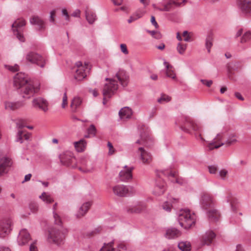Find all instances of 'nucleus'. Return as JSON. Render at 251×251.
Returning <instances> with one entry per match:
<instances>
[{
    "label": "nucleus",
    "instance_id": "1",
    "mask_svg": "<svg viewBox=\"0 0 251 251\" xmlns=\"http://www.w3.org/2000/svg\"><path fill=\"white\" fill-rule=\"evenodd\" d=\"M150 138L146 133L141 135L140 139L137 140L136 144L140 146L138 147L137 154L141 163L145 165H150L152 161L153 157L151 154L145 149L144 147L149 146Z\"/></svg>",
    "mask_w": 251,
    "mask_h": 251
},
{
    "label": "nucleus",
    "instance_id": "2",
    "mask_svg": "<svg viewBox=\"0 0 251 251\" xmlns=\"http://www.w3.org/2000/svg\"><path fill=\"white\" fill-rule=\"evenodd\" d=\"M201 204L202 208L208 210V216L211 221L216 222L219 220L220 215L218 211L214 208V200L210 194L203 192L201 194Z\"/></svg>",
    "mask_w": 251,
    "mask_h": 251
},
{
    "label": "nucleus",
    "instance_id": "3",
    "mask_svg": "<svg viewBox=\"0 0 251 251\" xmlns=\"http://www.w3.org/2000/svg\"><path fill=\"white\" fill-rule=\"evenodd\" d=\"M178 221L182 227L188 229L195 226L196 222V215L189 209H181L178 213Z\"/></svg>",
    "mask_w": 251,
    "mask_h": 251
},
{
    "label": "nucleus",
    "instance_id": "4",
    "mask_svg": "<svg viewBox=\"0 0 251 251\" xmlns=\"http://www.w3.org/2000/svg\"><path fill=\"white\" fill-rule=\"evenodd\" d=\"M75 71V78L77 81L83 80L87 76V72L91 69V65L88 62L77 61L74 67Z\"/></svg>",
    "mask_w": 251,
    "mask_h": 251
},
{
    "label": "nucleus",
    "instance_id": "5",
    "mask_svg": "<svg viewBox=\"0 0 251 251\" xmlns=\"http://www.w3.org/2000/svg\"><path fill=\"white\" fill-rule=\"evenodd\" d=\"M180 127L186 132H193L196 135L199 136L201 140H204L202 137V127L190 118H186L184 123L180 125Z\"/></svg>",
    "mask_w": 251,
    "mask_h": 251
},
{
    "label": "nucleus",
    "instance_id": "6",
    "mask_svg": "<svg viewBox=\"0 0 251 251\" xmlns=\"http://www.w3.org/2000/svg\"><path fill=\"white\" fill-rule=\"evenodd\" d=\"M40 90V84L37 81L29 80L25 85L21 89V92L23 97L29 99Z\"/></svg>",
    "mask_w": 251,
    "mask_h": 251
},
{
    "label": "nucleus",
    "instance_id": "7",
    "mask_svg": "<svg viewBox=\"0 0 251 251\" xmlns=\"http://www.w3.org/2000/svg\"><path fill=\"white\" fill-rule=\"evenodd\" d=\"M112 191L115 195L121 197L131 196L136 194V190L133 186L122 184L113 186Z\"/></svg>",
    "mask_w": 251,
    "mask_h": 251
},
{
    "label": "nucleus",
    "instance_id": "8",
    "mask_svg": "<svg viewBox=\"0 0 251 251\" xmlns=\"http://www.w3.org/2000/svg\"><path fill=\"white\" fill-rule=\"evenodd\" d=\"M227 132L226 131L221 132L218 133L213 141L208 143L207 147L209 151L217 149L225 146L226 147V140Z\"/></svg>",
    "mask_w": 251,
    "mask_h": 251
},
{
    "label": "nucleus",
    "instance_id": "9",
    "mask_svg": "<svg viewBox=\"0 0 251 251\" xmlns=\"http://www.w3.org/2000/svg\"><path fill=\"white\" fill-rule=\"evenodd\" d=\"M106 80L108 82L105 84L103 88V95L104 98L103 103L104 104L106 103V99L109 98L118 89L117 82L114 79L106 78Z\"/></svg>",
    "mask_w": 251,
    "mask_h": 251
},
{
    "label": "nucleus",
    "instance_id": "10",
    "mask_svg": "<svg viewBox=\"0 0 251 251\" xmlns=\"http://www.w3.org/2000/svg\"><path fill=\"white\" fill-rule=\"evenodd\" d=\"M13 220L10 218H5L0 220V237L7 236L12 230Z\"/></svg>",
    "mask_w": 251,
    "mask_h": 251
},
{
    "label": "nucleus",
    "instance_id": "11",
    "mask_svg": "<svg viewBox=\"0 0 251 251\" xmlns=\"http://www.w3.org/2000/svg\"><path fill=\"white\" fill-rule=\"evenodd\" d=\"M26 60L33 64H35L41 68H44L47 60L39 54L34 52H30L26 56Z\"/></svg>",
    "mask_w": 251,
    "mask_h": 251
},
{
    "label": "nucleus",
    "instance_id": "12",
    "mask_svg": "<svg viewBox=\"0 0 251 251\" xmlns=\"http://www.w3.org/2000/svg\"><path fill=\"white\" fill-rule=\"evenodd\" d=\"M59 158L61 163L64 165L73 168L77 166L76 159L71 151L63 152L60 155Z\"/></svg>",
    "mask_w": 251,
    "mask_h": 251
},
{
    "label": "nucleus",
    "instance_id": "13",
    "mask_svg": "<svg viewBox=\"0 0 251 251\" xmlns=\"http://www.w3.org/2000/svg\"><path fill=\"white\" fill-rule=\"evenodd\" d=\"M26 24L25 21L23 18L17 19L12 24V28L14 35L21 42L25 41V37L21 32L20 29Z\"/></svg>",
    "mask_w": 251,
    "mask_h": 251
},
{
    "label": "nucleus",
    "instance_id": "14",
    "mask_svg": "<svg viewBox=\"0 0 251 251\" xmlns=\"http://www.w3.org/2000/svg\"><path fill=\"white\" fill-rule=\"evenodd\" d=\"M64 233L58 229L52 228L49 232L48 240L56 244H59L64 238Z\"/></svg>",
    "mask_w": 251,
    "mask_h": 251
},
{
    "label": "nucleus",
    "instance_id": "15",
    "mask_svg": "<svg viewBox=\"0 0 251 251\" xmlns=\"http://www.w3.org/2000/svg\"><path fill=\"white\" fill-rule=\"evenodd\" d=\"M32 105L33 107L38 108L44 112H47L49 110V102L42 97L34 98L32 100Z\"/></svg>",
    "mask_w": 251,
    "mask_h": 251
},
{
    "label": "nucleus",
    "instance_id": "16",
    "mask_svg": "<svg viewBox=\"0 0 251 251\" xmlns=\"http://www.w3.org/2000/svg\"><path fill=\"white\" fill-rule=\"evenodd\" d=\"M29 80L25 74L18 73L14 77V85L17 89H21Z\"/></svg>",
    "mask_w": 251,
    "mask_h": 251
},
{
    "label": "nucleus",
    "instance_id": "17",
    "mask_svg": "<svg viewBox=\"0 0 251 251\" xmlns=\"http://www.w3.org/2000/svg\"><path fill=\"white\" fill-rule=\"evenodd\" d=\"M133 168L125 167L119 173L120 179L125 182L130 181L132 178Z\"/></svg>",
    "mask_w": 251,
    "mask_h": 251
},
{
    "label": "nucleus",
    "instance_id": "18",
    "mask_svg": "<svg viewBox=\"0 0 251 251\" xmlns=\"http://www.w3.org/2000/svg\"><path fill=\"white\" fill-rule=\"evenodd\" d=\"M30 236L27 230L23 229L21 230L19 234L17 242L20 246L26 245L30 240Z\"/></svg>",
    "mask_w": 251,
    "mask_h": 251
},
{
    "label": "nucleus",
    "instance_id": "19",
    "mask_svg": "<svg viewBox=\"0 0 251 251\" xmlns=\"http://www.w3.org/2000/svg\"><path fill=\"white\" fill-rule=\"evenodd\" d=\"M116 76L123 86L125 87L127 85L129 76L125 71L120 70L116 74Z\"/></svg>",
    "mask_w": 251,
    "mask_h": 251
},
{
    "label": "nucleus",
    "instance_id": "20",
    "mask_svg": "<svg viewBox=\"0 0 251 251\" xmlns=\"http://www.w3.org/2000/svg\"><path fill=\"white\" fill-rule=\"evenodd\" d=\"M165 191V182L158 179L156 180L155 187L153 190V194L157 196H159L163 194Z\"/></svg>",
    "mask_w": 251,
    "mask_h": 251
},
{
    "label": "nucleus",
    "instance_id": "21",
    "mask_svg": "<svg viewBox=\"0 0 251 251\" xmlns=\"http://www.w3.org/2000/svg\"><path fill=\"white\" fill-rule=\"evenodd\" d=\"M146 208L145 203L139 202L135 205H131L127 207V211L128 213H140L144 211Z\"/></svg>",
    "mask_w": 251,
    "mask_h": 251
},
{
    "label": "nucleus",
    "instance_id": "22",
    "mask_svg": "<svg viewBox=\"0 0 251 251\" xmlns=\"http://www.w3.org/2000/svg\"><path fill=\"white\" fill-rule=\"evenodd\" d=\"M76 167H78L79 170L84 173H90L94 170L92 165L85 159L81 160L78 165L77 164Z\"/></svg>",
    "mask_w": 251,
    "mask_h": 251
},
{
    "label": "nucleus",
    "instance_id": "23",
    "mask_svg": "<svg viewBox=\"0 0 251 251\" xmlns=\"http://www.w3.org/2000/svg\"><path fill=\"white\" fill-rule=\"evenodd\" d=\"M4 108L7 110H16L22 107L24 103L21 101L12 102L6 101L4 103Z\"/></svg>",
    "mask_w": 251,
    "mask_h": 251
},
{
    "label": "nucleus",
    "instance_id": "24",
    "mask_svg": "<svg viewBox=\"0 0 251 251\" xmlns=\"http://www.w3.org/2000/svg\"><path fill=\"white\" fill-rule=\"evenodd\" d=\"M12 162L9 158H4L0 160V176L7 173L6 168L10 167Z\"/></svg>",
    "mask_w": 251,
    "mask_h": 251
},
{
    "label": "nucleus",
    "instance_id": "25",
    "mask_svg": "<svg viewBox=\"0 0 251 251\" xmlns=\"http://www.w3.org/2000/svg\"><path fill=\"white\" fill-rule=\"evenodd\" d=\"M181 234V232L176 228H169L166 229L165 236L166 238L171 239L179 237Z\"/></svg>",
    "mask_w": 251,
    "mask_h": 251
},
{
    "label": "nucleus",
    "instance_id": "26",
    "mask_svg": "<svg viewBox=\"0 0 251 251\" xmlns=\"http://www.w3.org/2000/svg\"><path fill=\"white\" fill-rule=\"evenodd\" d=\"M216 234L212 231H208L201 237V242L203 244L209 245L211 244L215 238Z\"/></svg>",
    "mask_w": 251,
    "mask_h": 251
},
{
    "label": "nucleus",
    "instance_id": "27",
    "mask_svg": "<svg viewBox=\"0 0 251 251\" xmlns=\"http://www.w3.org/2000/svg\"><path fill=\"white\" fill-rule=\"evenodd\" d=\"M164 175L167 176L173 182L179 183L177 172L174 168H169L164 172Z\"/></svg>",
    "mask_w": 251,
    "mask_h": 251
},
{
    "label": "nucleus",
    "instance_id": "28",
    "mask_svg": "<svg viewBox=\"0 0 251 251\" xmlns=\"http://www.w3.org/2000/svg\"><path fill=\"white\" fill-rule=\"evenodd\" d=\"M238 136L236 132L227 133L226 140V147H229L238 142Z\"/></svg>",
    "mask_w": 251,
    "mask_h": 251
},
{
    "label": "nucleus",
    "instance_id": "29",
    "mask_svg": "<svg viewBox=\"0 0 251 251\" xmlns=\"http://www.w3.org/2000/svg\"><path fill=\"white\" fill-rule=\"evenodd\" d=\"M238 3L243 11L251 14V0H238Z\"/></svg>",
    "mask_w": 251,
    "mask_h": 251
},
{
    "label": "nucleus",
    "instance_id": "30",
    "mask_svg": "<svg viewBox=\"0 0 251 251\" xmlns=\"http://www.w3.org/2000/svg\"><path fill=\"white\" fill-rule=\"evenodd\" d=\"M91 205L92 202L91 201H87L84 203L80 207L78 211V213L76 215L77 217L80 218L84 216L90 209Z\"/></svg>",
    "mask_w": 251,
    "mask_h": 251
},
{
    "label": "nucleus",
    "instance_id": "31",
    "mask_svg": "<svg viewBox=\"0 0 251 251\" xmlns=\"http://www.w3.org/2000/svg\"><path fill=\"white\" fill-rule=\"evenodd\" d=\"M119 114L121 119L125 121L131 117L132 111L128 107H124L120 110Z\"/></svg>",
    "mask_w": 251,
    "mask_h": 251
},
{
    "label": "nucleus",
    "instance_id": "32",
    "mask_svg": "<svg viewBox=\"0 0 251 251\" xmlns=\"http://www.w3.org/2000/svg\"><path fill=\"white\" fill-rule=\"evenodd\" d=\"M30 23L38 26L40 30H44L45 28V25L44 21L38 16H33L30 19Z\"/></svg>",
    "mask_w": 251,
    "mask_h": 251
},
{
    "label": "nucleus",
    "instance_id": "33",
    "mask_svg": "<svg viewBox=\"0 0 251 251\" xmlns=\"http://www.w3.org/2000/svg\"><path fill=\"white\" fill-rule=\"evenodd\" d=\"M164 64L166 67V74L167 76L173 79H175L176 76L173 67L167 62H164Z\"/></svg>",
    "mask_w": 251,
    "mask_h": 251
},
{
    "label": "nucleus",
    "instance_id": "34",
    "mask_svg": "<svg viewBox=\"0 0 251 251\" xmlns=\"http://www.w3.org/2000/svg\"><path fill=\"white\" fill-rule=\"evenodd\" d=\"M179 200L176 198H172L170 199L169 201L165 202L162 205V208L164 210H166L167 212L171 211L172 208L173 207L172 204H175L178 202Z\"/></svg>",
    "mask_w": 251,
    "mask_h": 251
},
{
    "label": "nucleus",
    "instance_id": "35",
    "mask_svg": "<svg viewBox=\"0 0 251 251\" xmlns=\"http://www.w3.org/2000/svg\"><path fill=\"white\" fill-rule=\"evenodd\" d=\"M173 4H174L173 2L170 0L167 3L163 4L162 7L157 6L155 4H153L152 6L154 9L161 11H169L171 9Z\"/></svg>",
    "mask_w": 251,
    "mask_h": 251
},
{
    "label": "nucleus",
    "instance_id": "36",
    "mask_svg": "<svg viewBox=\"0 0 251 251\" xmlns=\"http://www.w3.org/2000/svg\"><path fill=\"white\" fill-rule=\"evenodd\" d=\"M176 38L179 41L183 40L186 42H190L191 41V33H189L187 31H184L181 34L180 32H177Z\"/></svg>",
    "mask_w": 251,
    "mask_h": 251
},
{
    "label": "nucleus",
    "instance_id": "37",
    "mask_svg": "<svg viewBox=\"0 0 251 251\" xmlns=\"http://www.w3.org/2000/svg\"><path fill=\"white\" fill-rule=\"evenodd\" d=\"M177 247L181 251H190L191 250V244L187 241H182L178 243Z\"/></svg>",
    "mask_w": 251,
    "mask_h": 251
},
{
    "label": "nucleus",
    "instance_id": "38",
    "mask_svg": "<svg viewBox=\"0 0 251 251\" xmlns=\"http://www.w3.org/2000/svg\"><path fill=\"white\" fill-rule=\"evenodd\" d=\"M85 17L87 21L90 24H93L97 19L96 14L90 10L85 11Z\"/></svg>",
    "mask_w": 251,
    "mask_h": 251
},
{
    "label": "nucleus",
    "instance_id": "39",
    "mask_svg": "<svg viewBox=\"0 0 251 251\" xmlns=\"http://www.w3.org/2000/svg\"><path fill=\"white\" fill-rule=\"evenodd\" d=\"M74 144L77 151L82 152L84 151L85 149L86 142L84 140L82 139L79 141L74 142Z\"/></svg>",
    "mask_w": 251,
    "mask_h": 251
},
{
    "label": "nucleus",
    "instance_id": "40",
    "mask_svg": "<svg viewBox=\"0 0 251 251\" xmlns=\"http://www.w3.org/2000/svg\"><path fill=\"white\" fill-rule=\"evenodd\" d=\"M39 198L47 204H50L54 202L53 198L46 192H43L39 196Z\"/></svg>",
    "mask_w": 251,
    "mask_h": 251
},
{
    "label": "nucleus",
    "instance_id": "41",
    "mask_svg": "<svg viewBox=\"0 0 251 251\" xmlns=\"http://www.w3.org/2000/svg\"><path fill=\"white\" fill-rule=\"evenodd\" d=\"M82 103V100L79 97H75L72 100L71 107L74 111H75Z\"/></svg>",
    "mask_w": 251,
    "mask_h": 251
},
{
    "label": "nucleus",
    "instance_id": "42",
    "mask_svg": "<svg viewBox=\"0 0 251 251\" xmlns=\"http://www.w3.org/2000/svg\"><path fill=\"white\" fill-rule=\"evenodd\" d=\"M30 134L24 131H19L18 136V140L22 143L24 140H27L29 139Z\"/></svg>",
    "mask_w": 251,
    "mask_h": 251
},
{
    "label": "nucleus",
    "instance_id": "43",
    "mask_svg": "<svg viewBox=\"0 0 251 251\" xmlns=\"http://www.w3.org/2000/svg\"><path fill=\"white\" fill-rule=\"evenodd\" d=\"M187 47V44H184L183 43L179 42L176 46V50L179 54L183 55L185 52Z\"/></svg>",
    "mask_w": 251,
    "mask_h": 251
},
{
    "label": "nucleus",
    "instance_id": "44",
    "mask_svg": "<svg viewBox=\"0 0 251 251\" xmlns=\"http://www.w3.org/2000/svg\"><path fill=\"white\" fill-rule=\"evenodd\" d=\"M114 241L110 242L107 244H104L100 251H120L116 250L113 248Z\"/></svg>",
    "mask_w": 251,
    "mask_h": 251
},
{
    "label": "nucleus",
    "instance_id": "45",
    "mask_svg": "<svg viewBox=\"0 0 251 251\" xmlns=\"http://www.w3.org/2000/svg\"><path fill=\"white\" fill-rule=\"evenodd\" d=\"M57 204L55 203L53 205V218L54 219V222L57 225H60L61 223V220L60 216L55 212V210L57 208Z\"/></svg>",
    "mask_w": 251,
    "mask_h": 251
},
{
    "label": "nucleus",
    "instance_id": "46",
    "mask_svg": "<svg viewBox=\"0 0 251 251\" xmlns=\"http://www.w3.org/2000/svg\"><path fill=\"white\" fill-rule=\"evenodd\" d=\"M171 100V97L165 94H162L157 100V102L160 104H164Z\"/></svg>",
    "mask_w": 251,
    "mask_h": 251
},
{
    "label": "nucleus",
    "instance_id": "47",
    "mask_svg": "<svg viewBox=\"0 0 251 251\" xmlns=\"http://www.w3.org/2000/svg\"><path fill=\"white\" fill-rule=\"evenodd\" d=\"M227 201L230 203L231 209L233 211H235L236 208L234 206V204L236 201V199L233 196L230 194L228 193L227 196L226 197Z\"/></svg>",
    "mask_w": 251,
    "mask_h": 251
},
{
    "label": "nucleus",
    "instance_id": "48",
    "mask_svg": "<svg viewBox=\"0 0 251 251\" xmlns=\"http://www.w3.org/2000/svg\"><path fill=\"white\" fill-rule=\"evenodd\" d=\"M28 207L33 213H36L38 210V205L37 203L34 201H30L29 203Z\"/></svg>",
    "mask_w": 251,
    "mask_h": 251
},
{
    "label": "nucleus",
    "instance_id": "49",
    "mask_svg": "<svg viewBox=\"0 0 251 251\" xmlns=\"http://www.w3.org/2000/svg\"><path fill=\"white\" fill-rule=\"evenodd\" d=\"M251 39V32L247 31L244 33L241 39V43H244Z\"/></svg>",
    "mask_w": 251,
    "mask_h": 251
},
{
    "label": "nucleus",
    "instance_id": "50",
    "mask_svg": "<svg viewBox=\"0 0 251 251\" xmlns=\"http://www.w3.org/2000/svg\"><path fill=\"white\" fill-rule=\"evenodd\" d=\"M87 131L88 135L86 137H89L90 136H95L97 130L95 126L93 125H92L88 128Z\"/></svg>",
    "mask_w": 251,
    "mask_h": 251
},
{
    "label": "nucleus",
    "instance_id": "51",
    "mask_svg": "<svg viewBox=\"0 0 251 251\" xmlns=\"http://www.w3.org/2000/svg\"><path fill=\"white\" fill-rule=\"evenodd\" d=\"M219 175L220 178L223 180H226L228 178V171L226 169H223L221 170Z\"/></svg>",
    "mask_w": 251,
    "mask_h": 251
},
{
    "label": "nucleus",
    "instance_id": "52",
    "mask_svg": "<svg viewBox=\"0 0 251 251\" xmlns=\"http://www.w3.org/2000/svg\"><path fill=\"white\" fill-rule=\"evenodd\" d=\"M146 13V11L144 9H138L133 13L137 19L142 18Z\"/></svg>",
    "mask_w": 251,
    "mask_h": 251
},
{
    "label": "nucleus",
    "instance_id": "53",
    "mask_svg": "<svg viewBox=\"0 0 251 251\" xmlns=\"http://www.w3.org/2000/svg\"><path fill=\"white\" fill-rule=\"evenodd\" d=\"M206 48L208 52L210 51V49L212 46V38L211 37L207 38L205 43Z\"/></svg>",
    "mask_w": 251,
    "mask_h": 251
},
{
    "label": "nucleus",
    "instance_id": "54",
    "mask_svg": "<svg viewBox=\"0 0 251 251\" xmlns=\"http://www.w3.org/2000/svg\"><path fill=\"white\" fill-rule=\"evenodd\" d=\"M68 105V97L66 93H65L62 97L61 107L65 108Z\"/></svg>",
    "mask_w": 251,
    "mask_h": 251
},
{
    "label": "nucleus",
    "instance_id": "55",
    "mask_svg": "<svg viewBox=\"0 0 251 251\" xmlns=\"http://www.w3.org/2000/svg\"><path fill=\"white\" fill-rule=\"evenodd\" d=\"M148 32L153 37L156 38L157 39H160L161 37V34L155 31H148Z\"/></svg>",
    "mask_w": 251,
    "mask_h": 251
},
{
    "label": "nucleus",
    "instance_id": "56",
    "mask_svg": "<svg viewBox=\"0 0 251 251\" xmlns=\"http://www.w3.org/2000/svg\"><path fill=\"white\" fill-rule=\"evenodd\" d=\"M121 51L125 54H128V50L127 48V46L125 44H121L120 46Z\"/></svg>",
    "mask_w": 251,
    "mask_h": 251
},
{
    "label": "nucleus",
    "instance_id": "57",
    "mask_svg": "<svg viewBox=\"0 0 251 251\" xmlns=\"http://www.w3.org/2000/svg\"><path fill=\"white\" fill-rule=\"evenodd\" d=\"M107 147L108 148V154L110 155L113 154L115 152V149L110 142H108Z\"/></svg>",
    "mask_w": 251,
    "mask_h": 251
},
{
    "label": "nucleus",
    "instance_id": "58",
    "mask_svg": "<svg viewBox=\"0 0 251 251\" xmlns=\"http://www.w3.org/2000/svg\"><path fill=\"white\" fill-rule=\"evenodd\" d=\"M201 82L203 85H205L208 87H210L213 83V81L211 80L201 79Z\"/></svg>",
    "mask_w": 251,
    "mask_h": 251
},
{
    "label": "nucleus",
    "instance_id": "59",
    "mask_svg": "<svg viewBox=\"0 0 251 251\" xmlns=\"http://www.w3.org/2000/svg\"><path fill=\"white\" fill-rule=\"evenodd\" d=\"M174 4L176 6L180 5L181 4H185L186 0H171Z\"/></svg>",
    "mask_w": 251,
    "mask_h": 251
},
{
    "label": "nucleus",
    "instance_id": "60",
    "mask_svg": "<svg viewBox=\"0 0 251 251\" xmlns=\"http://www.w3.org/2000/svg\"><path fill=\"white\" fill-rule=\"evenodd\" d=\"M62 13L63 15L65 16V20L67 22H69L70 21V16L69 15L67 9H63L62 10Z\"/></svg>",
    "mask_w": 251,
    "mask_h": 251
},
{
    "label": "nucleus",
    "instance_id": "61",
    "mask_svg": "<svg viewBox=\"0 0 251 251\" xmlns=\"http://www.w3.org/2000/svg\"><path fill=\"white\" fill-rule=\"evenodd\" d=\"M209 171L210 174H215L217 173L218 168L215 166H210L208 167Z\"/></svg>",
    "mask_w": 251,
    "mask_h": 251
},
{
    "label": "nucleus",
    "instance_id": "62",
    "mask_svg": "<svg viewBox=\"0 0 251 251\" xmlns=\"http://www.w3.org/2000/svg\"><path fill=\"white\" fill-rule=\"evenodd\" d=\"M56 15L55 10H52L50 13V21L54 23L55 21V17Z\"/></svg>",
    "mask_w": 251,
    "mask_h": 251
},
{
    "label": "nucleus",
    "instance_id": "63",
    "mask_svg": "<svg viewBox=\"0 0 251 251\" xmlns=\"http://www.w3.org/2000/svg\"><path fill=\"white\" fill-rule=\"evenodd\" d=\"M19 66L18 65H14V66H8V69L12 72H16L19 71Z\"/></svg>",
    "mask_w": 251,
    "mask_h": 251
},
{
    "label": "nucleus",
    "instance_id": "64",
    "mask_svg": "<svg viewBox=\"0 0 251 251\" xmlns=\"http://www.w3.org/2000/svg\"><path fill=\"white\" fill-rule=\"evenodd\" d=\"M29 251H38L37 246H36V242H34L30 245Z\"/></svg>",
    "mask_w": 251,
    "mask_h": 251
}]
</instances>
